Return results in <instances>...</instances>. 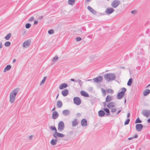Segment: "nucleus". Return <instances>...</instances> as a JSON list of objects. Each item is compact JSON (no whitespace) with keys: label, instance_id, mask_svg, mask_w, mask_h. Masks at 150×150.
Here are the masks:
<instances>
[{"label":"nucleus","instance_id":"nucleus-1","mask_svg":"<svg viewBox=\"0 0 150 150\" xmlns=\"http://www.w3.org/2000/svg\"><path fill=\"white\" fill-rule=\"evenodd\" d=\"M19 88H16L10 92L9 96V102L11 103H13L16 98V97L19 91Z\"/></svg>","mask_w":150,"mask_h":150},{"label":"nucleus","instance_id":"nucleus-2","mask_svg":"<svg viewBox=\"0 0 150 150\" xmlns=\"http://www.w3.org/2000/svg\"><path fill=\"white\" fill-rule=\"evenodd\" d=\"M105 79L108 82L115 80L116 78V76L114 73L106 74L104 75Z\"/></svg>","mask_w":150,"mask_h":150},{"label":"nucleus","instance_id":"nucleus-3","mask_svg":"<svg viewBox=\"0 0 150 150\" xmlns=\"http://www.w3.org/2000/svg\"><path fill=\"white\" fill-rule=\"evenodd\" d=\"M64 124L63 121H60L58 125V129L59 132L62 131L64 129Z\"/></svg>","mask_w":150,"mask_h":150},{"label":"nucleus","instance_id":"nucleus-4","mask_svg":"<svg viewBox=\"0 0 150 150\" xmlns=\"http://www.w3.org/2000/svg\"><path fill=\"white\" fill-rule=\"evenodd\" d=\"M120 4V2L119 0H114L111 3V6L114 8H117Z\"/></svg>","mask_w":150,"mask_h":150},{"label":"nucleus","instance_id":"nucleus-5","mask_svg":"<svg viewBox=\"0 0 150 150\" xmlns=\"http://www.w3.org/2000/svg\"><path fill=\"white\" fill-rule=\"evenodd\" d=\"M74 102L76 105H79L81 103L80 98L78 97H75L74 98Z\"/></svg>","mask_w":150,"mask_h":150},{"label":"nucleus","instance_id":"nucleus-6","mask_svg":"<svg viewBox=\"0 0 150 150\" xmlns=\"http://www.w3.org/2000/svg\"><path fill=\"white\" fill-rule=\"evenodd\" d=\"M103 79V77L101 76H100L96 78H93V80L96 83H99L101 82L102 81Z\"/></svg>","mask_w":150,"mask_h":150},{"label":"nucleus","instance_id":"nucleus-7","mask_svg":"<svg viewBox=\"0 0 150 150\" xmlns=\"http://www.w3.org/2000/svg\"><path fill=\"white\" fill-rule=\"evenodd\" d=\"M53 136L55 138H57V137H64V134L57 132H55L53 134Z\"/></svg>","mask_w":150,"mask_h":150},{"label":"nucleus","instance_id":"nucleus-8","mask_svg":"<svg viewBox=\"0 0 150 150\" xmlns=\"http://www.w3.org/2000/svg\"><path fill=\"white\" fill-rule=\"evenodd\" d=\"M30 41L27 40L23 43V46L24 48H27L30 46Z\"/></svg>","mask_w":150,"mask_h":150},{"label":"nucleus","instance_id":"nucleus-9","mask_svg":"<svg viewBox=\"0 0 150 150\" xmlns=\"http://www.w3.org/2000/svg\"><path fill=\"white\" fill-rule=\"evenodd\" d=\"M114 11V9L112 8H108L106 9L105 12L108 14L110 15Z\"/></svg>","mask_w":150,"mask_h":150},{"label":"nucleus","instance_id":"nucleus-10","mask_svg":"<svg viewBox=\"0 0 150 150\" xmlns=\"http://www.w3.org/2000/svg\"><path fill=\"white\" fill-rule=\"evenodd\" d=\"M98 115L100 117L113 116V115L112 114H111V113H98Z\"/></svg>","mask_w":150,"mask_h":150},{"label":"nucleus","instance_id":"nucleus-11","mask_svg":"<svg viewBox=\"0 0 150 150\" xmlns=\"http://www.w3.org/2000/svg\"><path fill=\"white\" fill-rule=\"evenodd\" d=\"M143 127V125L141 124H137L136 125V128L138 132H140Z\"/></svg>","mask_w":150,"mask_h":150},{"label":"nucleus","instance_id":"nucleus-12","mask_svg":"<svg viewBox=\"0 0 150 150\" xmlns=\"http://www.w3.org/2000/svg\"><path fill=\"white\" fill-rule=\"evenodd\" d=\"M107 107L110 109H111L115 107V103L113 102H111L108 104Z\"/></svg>","mask_w":150,"mask_h":150},{"label":"nucleus","instance_id":"nucleus-13","mask_svg":"<svg viewBox=\"0 0 150 150\" xmlns=\"http://www.w3.org/2000/svg\"><path fill=\"white\" fill-rule=\"evenodd\" d=\"M81 124L82 126H87V124L86 119H83L81 121Z\"/></svg>","mask_w":150,"mask_h":150},{"label":"nucleus","instance_id":"nucleus-14","mask_svg":"<svg viewBox=\"0 0 150 150\" xmlns=\"http://www.w3.org/2000/svg\"><path fill=\"white\" fill-rule=\"evenodd\" d=\"M125 94L122 92L119 93L117 95V98L118 99H120L124 96Z\"/></svg>","mask_w":150,"mask_h":150},{"label":"nucleus","instance_id":"nucleus-15","mask_svg":"<svg viewBox=\"0 0 150 150\" xmlns=\"http://www.w3.org/2000/svg\"><path fill=\"white\" fill-rule=\"evenodd\" d=\"M78 124L77 120L76 119H75L72 121V126L73 127H74L78 125Z\"/></svg>","mask_w":150,"mask_h":150},{"label":"nucleus","instance_id":"nucleus-16","mask_svg":"<svg viewBox=\"0 0 150 150\" xmlns=\"http://www.w3.org/2000/svg\"><path fill=\"white\" fill-rule=\"evenodd\" d=\"M68 90L67 89H65L62 91V94L63 96H66L68 95Z\"/></svg>","mask_w":150,"mask_h":150},{"label":"nucleus","instance_id":"nucleus-17","mask_svg":"<svg viewBox=\"0 0 150 150\" xmlns=\"http://www.w3.org/2000/svg\"><path fill=\"white\" fill-rule=\"evenodd\" d=\"M68 86L67 84L66 83H63L61 84L59 86V88L60 89H62L67 87Z\"/></svg>","mask_w":150,"mask_h":150},{"label":"nucleus","instance_id":"nucleus-18","mask_svg":"<svg viewBox=\"0 0 150 150\" xmlns=\"http://www.w3.org/2000/svg\"><path fill=\"white\" fill-rule=\"evenodd\" d=\"M88 9L92 13H93V14H96L97 13V12L96 11L94 10L90 6H88L87 7Z\"/></svg>","mask_w":150,"mask_h":150},{"label":"nucleus","instance_id":"nucleus-19","mask_svg":"<svg viewBox=\"0 0 150 150\" xmlns=\"http://www.w3.org/2000/svg\"><path fill=\"white\" fill-rule=\"evenodd\" d=\"M81 95L83 96H85L86 97H88L89 95L86 92L82 91H81Z\"/></svg>","mask_w":150,"mask_h":150},{"label":"nucleus","instance_id":"nucleus-20","mask_svg":"<svg viewBox=\"0 0 150 150\" xmlns=\"http://www.w3.org/2000/svg\"><path fill=\"white\" fill-rule=\"evenodd\" d=\"M57 139H52L50 142L52 146L55 145L57 143Z\"/></svg>","mask_w":150,"mask_h":150},{"label":"nucleus","instance_id":"nucleus-21","mask_svg":"<svg viewBox=\"0 0 150 150\" xmlns=\"http://www.w3.org/2000/svg\"><path fill=\"white\" fill-rule=\"evenodd\" d=\"M11 67V66L10 65H7L4 69L3 72H5L6 71H8L10 69Z\"/></svg>","mask_w":150,"mask_h":150},{"label":"nucleus","instance_id":"nucleus-22","mask_svg":"<svg viewBox=\"0 0 150 150\" xmlns=\"http://www.w3.org/2000/svg\"><path fill=\"white\" fill-rule=\"evenodd\" d=\"M150 93V90L149 89H146L143 92V95L144 96H146Z\"/></svg>","mask_w":150,"mask_h":150},{"label":"nucleus","instance_id":"nucleus-23","mask_svg":"<svg viewBox=\"0 0 150 150\" xmlns=\"http://www.w3.org/2000/svg\"><path fill=\"white\" fill-rule=\"evenodd\" d=\"M112 97L110 96H108L106 98V101L109 102L112 100Z\"/></svg>","mask_w":150,"mask_h":150},{"label":"nucleus","instance_id":"nucleus-24","mask_svg":"<svg viewBox=\"0 0 150 150\" xmlns=\"http://www.w3.org/2000/svg\"><path fill=\"white\" fill-rule=\"evenodd\" d=\"M57 105L58 108H61L62 105V101L60 100L57 101Z\"/></svg>","mask_w":150,"mask_h":150},{"label":"nucleus","instance_id":"nucleus-25","mask_svg":"<svg viewBox=\"0 0 150 150\" xmlns=\"http://www.w3.org/2000/svg\"><path fill=\"white\" fill-rule=\"evenodd\" d=\"M58 113H53L52 118L53 119H55L58 117Z\"/></svg>","mask_w":150,"mask_h":150},{"label":"nucleus","instance_id":"nucleus-26","mask_svg":"<svg viewBox=\"0 0 150 150\" xmlns=\"http://www.w3.org/2000/svg\"><path fill=\"white\" fill-rule=\"evenodd\" d=\"M11 33H9L7 34L6 35L5 37V38L6 40H8L10 38L11 36Z\"/></svg>","mask_w":150,"mask_h":150},{"label":"nucleus","instance_id":"nucleus-27","mask_svg":"<svg viewBox=\"0 0 150 150\" xmlns=\"http://www.w3.org/2000/svg\"><path fill=\"white\" fill-rule=\"evenodd\" d=\"M132 83V78L130 79L127 83V85L128 86H130L131 85Z\"/></svg>","mask_w":150,"mask_h":150},{"label":"nucleus","instance_id":"nucleus-28","mask_svg":"<svg viewBox=\"0 0 150 150\" xmlns=\"http://www.w3.org/2000/svg\"><path fill=\"white\" fill-rule=\"evenodd\" d=\"M11 43L10 42H6L4 44V45L6 47H9L10 46Z\"/></svg>","mask_w":150,"mask_h":150},{"label":"nucleus","instance_id":"nucleus-29","mask_svg":"<svg viewBox=\"0 0 150 150\" xmlns=\"http://www.w3.org/2000/svg\"><path fill=\"white\" fill-rule=\"evenodd\" d=\"M46 79V76H45L44 77L43 79L42 80V81H41V82L40 83V85H42V84H44V83Z\"/></svg>","mask_w":150,"mask_h":150},{"label":"nucleus","instance_id":"nucleus-30","mask_svg":"<svg viewBox=\"0 0 150 150\" xmlns=\"http://www.w3.org/2000/svg\"><path fill=\"white\" fill-rule=\"evenodd\" d=\"M58 59V58L57 56L56 55L53 58L52 61V62H55Z\"/></svg>","mask_w":150,"mask_h":150},{"label":"nucleus","instance_id":"nucleus-31","mask_svg":"<svg viewBox=\"0 0 150 150\" xmlns=\"http://www.w3.org/2000/svg\"><path fill=\"white\" fill-rule=\"evenodd\" d=\"M107 92L108 93H110L111 94H113L114 92V91H113V90L111 89H108L107 90Z\"/></svg>","mask_w":150,"mask_h":150},{"label":"nucleus","instance_id":"nucleus-32","mask_svg":"<svg viewBox=\"0 0 150 150\" xmlns=\"http://www.w3.org/2000/svg\"><path fill=\"white\" fill-rule=\"evenodd\" d=\"M31 24L29 23H27L25 24V27L26 28L28 29L31 26Z\"/></svg>","mask_w":150,"mask_h":150},{"label":"nucleus","instance_id":"nucleus-33","mask_svg":"<svg viewBox=\"0 0 150 150\" xmlns=\"http://www.w3.org/2000/svg\"><path fill=\"white\" fill-rule=\"evenodd\" d=\"M126 91V89L125 88H121V91L120 92H122L123 94H125V93Z\"/></svg>","mask_w":150,"mask_h":150},{"label":"nucleus","instance_id":"nucleus-34","mask_svg":"<svg viewBox=\"0 0 150 150\" xmlns=\"http://www.w3.org/2000/svg\"><path fill=\"white\" fill-rule=\"evenodd\" d=\"M50 128L51 130L55 131V132H57V130L54 127L51 126Z\"/></svg>","mask_w":150,"mask_h":150},{"label":"nucleus","instance_id":"nucleus-35","mask_svg":"<svg viewBox=\"0 0 150 150\" xmlns=\"http://www.w3.org/2000/svg\"><path fill=\"white\" fill-rule=\"evenodd\" d=\"M75 82H77L81 86V85L82 84V82H81V80L79 79L75 81Z\"/></svg>","mask_w":150,"mask_h":150},{"label":"nucleus","instance_id":"nucleus-36","mask_svg":"<svg viewBox=\"0 0 150 150\" xmlns=\"http://www.w3.org/2000/svg\"><path fill=\"white\" fill-rule=\"evenodd\" d=\"M142 122V121L139 119V118H137L135 122V123H140Z\"/></svg>","mask_w":150,"mask_h":150},{"label":"nucleus","instance_id":"nucleus-37","mask_svg":"<svg viewBox=\"0 0 150 150\" xmlns=\"http://www.w3.org/2000/svg\"><path fill=\"white\" fill-rule=\"evenodd\" d=\"M101 91L104 94V95H105L106 94V92L105 90L104 89L102 88L101 89Z\"/></svg>","mask_w":150,"mask_h":150},{"label":"nucleus","instance_id":"nucleus-38","mask_svg":"<svg viewBox=\"0 0 150 150\" xmlns=\"http://www.w3.org/2000/svg\"><path fill=\"white\" fill-rule=\"evenodd\" d=\"M111 109V112H114L116 111L117 109L115 107L112 108V109Z\"/></svg>","mask_w":150,"mask_h":150},{"label":"nucleus","instance_id":"nucleus-39","mask_svg":"<svg viewBox=\"0 0 150 150\" xmlns=\"http://www.w3.org/2000/svg\"><path fill=\"white\" fill-rule=\"evenodd\" d=\"M54 33L53 30H50L48 31V33L49 34H52Z\"/></svg>","mask_w":150,"mask_h":150},{"label":"nucleus","instance_id":"nucleus-40","mask_svg":"<svg viewBox=\"0 0 150 150\" xmlns=\"http://www.w3.org/2000/svg\"><path fill=\"white\" fill-rule=\"evenodd\" d=\"M130 121V119L128 118L127 119V120H126V121L125 122V125H127L129 124V122Z\"/></svg>","mask_w":150,"mask_h":150},{"label":"nucleus","instance_id":"nucleus-41","mask_svg":"<svg viewBox=\"0 0 150 150\" xmlns=\"http://www.w3.org/2000/svg\"><path fill=\"white\" fill-rule=\"evenodd\" d=\"M81 38L79 37H77L76 38V40L77 42L79 41H81Z\"/></svg>","mask_w":150,"mask_h":150},{"label":"nucleus","instance_id":"nucleus-42","mask_svg":"<svg viewBox=\"0 0 150 150\" xmlns=\"http://www.w3.org/2000/svg\"><path fill=\"white\" fill-rule=\"evenodd\" d=\"M34 18L33 17H31L28 19V21L29 22L33 21L34 20Z\"/></svg>","mask_w":150,"mask_h":150},{"label":"nucleus","instance_id":"nucleus-43","mask_svg":"<svg viewBox=\"0 0 150 150\" xmlns=\"http://www.w3.org/2000/svg\"><path fill=\"white\" fill-rule=\"evenodd\" d=\"M137 11L135 10H133L131 12V13L134 14H136Z\"/></svg>","mask_w":150,"mask_h":150},{"label":"nucleus","instance_id":"nucleus-44","mask_svg":"<svg viewBox=\"0 0 150 150\" xmlns=\"http://www.w3.org/2000/svg\"><path fill=\"white\" fill-rule=\"evenodd\" d=\"M104 110L106 112H109V110L107 108H104Z\"/></svg>","mask_w":150,"mask_h":150},{"label":"nucleus","instance_id":"nucleus-45","mask_svg":"<svg viewBox=\"0 0 150 150\" xmlns=\"http://www.w3.org/2000/svg\"><path fill=\"white\" fill-rule=\"evenodd\" d=\"M69 112V111L67 110H63V111L62 112H63V113H64V112Z\"/></svg>","mask_w":150,"mask_h":150},{"label":"nucleus","instance_id":"nucleus-46","mask_svg":"<svg viewBox=\"0 0 150 150\" xmlns=\"http://www.w3.org/2000/svg\"><path fill=\"white\" fill-rule=\"evenodd\" d=\"M63 115L65 116H67L69 115V113H63Z\"/></svg>","mask_w":150,"mask_h":150},{"label":"nucleus","instance_id":"nucleus-47","mask_svg":"<svg viewBox=\"0 0 150 150\" xmlns=\"http://www.w3.org/2000/svg\"><path fill=\"white\" fill-rule=\"evenodd\" d=\"M43 16H41L38 18V19L40 20H41L43 19Z\"/></svg>","mask_w":150,"mask_h":150},{"label":"nucleus","instance_id":"nucleus-48","mask_svg":"<svg viewBox=\"0 0 150 150\" xmlns=\"http://www.w3.org/2000/svg\"><path fill=\"white\" fill-rule=\"evenodd\" d=\"M38 21H34V25L37 24H38Z\"/></svg>","mask_w":150,"mask_h":150},{"label":"nucleus","instance_id":"nucleus-49","mask_svg":"<svg viewBox=\"0 0 150 150\" xmlns=\"http://www.w3.org/2000/svg\"><path fill=\"white\" fill-rule=\"evenodd\" d=\"M3 45L1 42L0 43V48H1L2 47Z\"/></svg>","mask_w":150,"mask_h":150},{"label":"nucleus","instance_id":"nucleus-50","mask_svg":"<svg viewBox=\"0 0 150 150\" xmlns=\"http://www.w3.org/2000/svg\"><path fill=\"white\" fill-rule=\"evenodd\" d=\"M33 136L32 135L30 136L29 138L31 140Z\"/></svg>","mask_w":150,"mask_h":150},{"label":"nucleus","instance_id":"nucleus-51","mask_svg":"<svg viewBox=\"0 0 150 150\" xmlns=\"http://www.w3.org/2000/svg\"><path fill=\"white\" fill-rule=\"evenodd\" d=\"M148 113H143L144 115L146 116H147L148 115Z\"/></svg>","mask_w":150,"mask_h":150},{"label":"nucleus","instance_id":"nucleus-52","mask_svg":"<svg viewBox=\"0 0 150 150\" xmlns=\"http://www.w3.org/2000/svg\"><path fill=\"white\" fill-rule=\"evenodd\" d=\"M81 116V114L80 113H77V114H76V116L77 117H79L80 116Z\"/></svg>","mask_w":150,"mask_h":150},{"label":"nucleus","instance_id":"nucleus-53","mask_svg":"<svg viewBox=\"0 0 150 150\" xmlns=\"http://www.w3.org/2000/svg\"><path fill=\"white\" fill-rule=\"evenodd\" d=\"M98 112H104V111L103 110L99 111Z\"/></svg>","mask_w":150,"mask_h":150},{"label":"nucleus","instance_id":"nucleus-54","mask_svg":"<svg viewBox=\"0 0 150 150\" xmlns=\"http://www.w3.org/2000/svg\"><path fill=\"white\" fill-rule=\"evenodd\" d=\"M134 138V137H129L128 138L129 140H131Z\"/></svg>","mask_w":150,"mask_h":150},{"label":"nucleus","instance_id":"nucleus-55","mask_svg":"<svg viewBox=\"0 0 150 150\" xmlns=\"http://www.w3.org/2000/svg\"><path fill=\"white\" fill-rule=\"evenodd\" d=\"M91 0H85V1L87 2H90Z\"/></svg>","mask_w":150,"mask_h":150},{"label":"nucleus","instance_id":"nucleus-56","mask_svg":"<svg viewBox=\"0 0 150 150\" xmlns=\"http://www.w3.org/2000/svg\"><path fill=\"white\" fill-rule=\"evenodd\" d=\"M147 121L148 123H150V118L147 120Z\"/></svg>","mask_w":150,"mask_h":150},{"label":"nucleus","instance_id":"nucleus-57","mask_svg":"<svg viewBox=\"0 0 150 150\" xmlns=\"http://www.w3.org/2000/svg\"><path fill=\"white\" fill-rule=\"evenodd\" d=\"M133 137L134 138H137L138 137V135H136Z\"/></svg>","mask_w":150,"mask_h":150},{"label":"nucleus","instance_id":"nucleus-58","mask_svg":"<svg viewBox=\"0 0 150 150\" xmlns=\"http://www.w3.org/2000/svg\"><path fill=\"white\" fill-rule=\"evenodd\" d=\"M16 61V60L15 59H14L13 60V63H15Z\"/></svg>","mask_w":150,"mask_h":150},{"label":"nucleus","instance_id":"nucleus-59","mask_svg":"<svg viewBox=\"0 0 150 150\" xmlns=\"http://www.w3.org/2000/svg\"><path fill=\"white\" fill-rule=\"evenodd\" d=\"M71 80L73 81H75H75H76L74 79H71Z\"/></svg>","mask_w":150,"mask_h":150},{"label":"nucleus","instance_id":"nucleus-60","mask_svg":"<svg viewBox=\"0 0 150 150\" xmlns=\"http://www.w3.org/2000/svg\"><path fill=\"white\" fill-rule=\"evenodd\" d=\"M130 115V113H128V114L127 115V117H129Z\"/></svg>","mask_w":150,"mask_h":150},{"label":"nucleus","instance_id":"nucleus-61","mask_svg":"<svg viewBox=\"0 0 150 150\" xmlns=\"http://www.w3.org/2000/svg\"><path fill=\"white\" fill-rule=\"evenodd\" d=\"M120 68L122 69H124L125 68V67H120Z\"/></svg>","mask_w":150,"mask_h":150},{"label":"nucleus","instance_id":"nucleus-62","mask_svg":"<svg viewBox=\"0 0 150 150\" xmlns=\"http://www.w3.org/2000/svg\"><path fill=\"white\" fill-rule=\"evenodd\" d=\"M59 96V94H58L57 96V97H56V99H57Z\"/></svg>","mask_w":150,"mask_h":150},{"label":"nucleus","instance_id":"nucleus-63","mask_svg":"<svg viewBox=\"0 0 150 150\" xmlns=\"http://www.w3.org/2000/svg\"><path fill=\"white\" fill-rule=\"evenodd\" d=\"M150 86V84H149V85H148L146 86V87H149V86Z\"/></svg>","mask_w":150,"mask_h":150},{"label":"nucleus","instance_id":"nucleus-64","mask_svg":"<svg viewBox=\"0 0 150 150\" xmlns=\"http://www.w3.org/2000/svg\"><path fill=\"white\" fill-rule=\"evenodd\" d=\"M92 57H93V58H95V57H96V55H93V56H92Z\"/></svg>","mask_w":150,"mask_h":150}]
</instances>
